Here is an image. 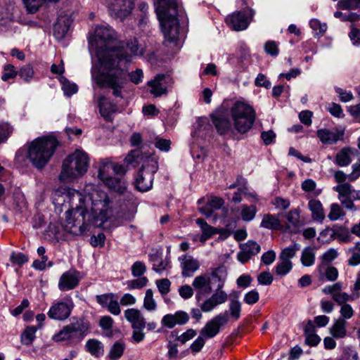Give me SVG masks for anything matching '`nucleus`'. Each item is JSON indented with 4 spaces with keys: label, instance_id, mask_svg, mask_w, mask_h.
I'll list each match as a JSON object with an SVG mask.
<instances>
[{
    "label": "nucleus",
    "instance_id": "f257e3e1",
    "mask_svg": "<svg viewBox=\"0 0 360 360\" xmlns=\"http://www.w3.org/2000/svg\"><path fill=\"white\" fill-rule=\"evenodd\" d=\"M115 39L114 30L108 26L98 25L89 33V51L95 53L102 68L96 74L92 70L91 75L99 87L110 88L115 96L122 97V89L126 82L122 65L129 61V56H123L111 46Z\"/></svg>",
    "mask_w": 360,
    "mask_h": 360
},
{
    "label": "nucleus",
    "instance_id": "f03ea898",
    "mask_svg": "<svg viewBox=\"0 0 360 360\" xmlns=\"http://www.w3.org/2000/svg\"><path fill=\"white\" fill-rule=\"evenodd\" d=\"M60 193L59 191L54 193V203L58 196L62 198L63 202L67 200L72 207L75 206L65 212L66 217L63 224L65 231L75 236L83 235L88 230L90 217L85 205L86 197L78 191L70 188L66 189L61 196Z\"/></svg>",
    "mask_w": 360,
    "mask_h": 360
},
{
    "label": "nucleus",
    "instance_id": "7ed1b4c3",
    "mask_svg": "<svg viewBox=\"0 0 360 360\" xmlns=\"http://www.w3.org/2000/svg\"><path fill=\"white\" fill-rule=\"evenodd\" d=\"M156 11L165 38L169 41H174L179 36L176 15L180 12L176 0H159Z\"/></svg>",
    "mask_w": 360,
    "mask_h": 360
},
{
    "label": "nucleus",
    "instance_id": "20e7f679",
    "mask_svg": "<svg viewBox=\"0 0 360 360\" xmlns=\"http://www.w3.org/2000/svg\"><path fill=\"white\" fill-rule=\"evenodd\" d=\"M58 145L53 136H43L35 139L28 147L27 156L32 165L42 169L49 162Z\"/></svg>",
    "mask_w": 360,
    "mask_h": 360
},
{
    "label": "nucleus",
    "instance_id": "39448f33",
    "mask_svg": "<svg viewBox=\"0 0 360 360\" xmlns=\"http://www.w3.org/2000/svg\"><path fill=\"white\" fill-rule=\"evenodd\" d=\"M89 158L82 150H76L63 162L59 179L63 182H72L81 178L88 170Z\"/></svg>",
    "mask_w": 360,
    "mask_h": 360
},
{
    "label": "nucleus",
    "instance_id": "423d86ee",
    "mask_svg": "<svg viewBox=\"0 0 360 360\" xmlns=\"http://www.w3.org/2000/svg\"><path fill=\"white\" fill-rule=\"evenodd\" d=\"M230 115L234 128L240 134H245L252 127L256 113L253 108L241 101L236 102L230 109Z\"/></svg>",
    "mask_w": 360,
    "mask_h": 360
},
{
    "label": "nucleus",
    "instance_id": "0eeeda50",
    "mask_svg": "<svg viewBox=\"0 0 360 360\" xmlns=\"http://www.w3.org/2000/svg\"><path fill=\"white\" fill-rule=\"evenodd\" d=\"M89 200L91 201V216L94 225L101 226L113 215L112 202L105 192L95 191Z\"/></svg>",
    "mask_w": 360,
    "mask_h": 360
},
{
    "label": "nucleus",
    "instance_id": "6e6552de",
    "mask_svg": "<svg viewBox=\"0 0 360 360\" xmlns=\"http://www.w3.org/2000/svg\"><path fill=\"white\" fill-rule=\"evenodd\" d=\"M212 276L218 281V285L214 292L199 304L205 313L212 311L218 305L225 303L228 300V294L222 290L226 278V274L224 269L222 268L214 269L212 273Z\"/></svg>",
    "mask_w": 360,
    "mask_h": 360
},
{
    "label": "nucleus",
    "instance_id": "1a4fd4ad",
    "mask_svg": "<svg viewBox=\"0 0 360 360\" xmlns=\"http://www.w3.org/2000/svg\"><path fill=\"white\" fill-rule=\"evenodd\" d=\"M89 327L83 320H77L75 322L64 326L58 333L53 336L55 342L65 341L67 343L74 345L79 342L87 334Z\"/></svg>",
    "mask_w": 360,
    "mask_h": 360
},
{
    "label": "nucleus",
    "instance_id": "9d476101",
    "mask_svg": "<svg viewBox=\"0 0 360 360\" xmlns=\"http://www.w3.org/2000/svg\"><path fill=\"white\" fill-rule=\"evenodd\" d=\"M158 169V162L152 158H148L139 169L135 181L136 188L141 192L149 191L153 186L154 174Z\"/></svg>",
    "mask_w": 360,
    "mask_h": 360
},
{
    "label": "nucleus",
    "instance_id": "9b49d317",
    "mask_svg": "<svg viewBox=\"0 0 360 360\" xmlns=\"http://www.w3.org/2000/svg\"><path fill=\"white\" fill-rule=\"evenodd\" d=\"M333 190L338 193V200L346 209H354L353 202L359 200V191L355 190L349 183L338 184L333 187Z\"/></svg>",
    "mask_w": 360,
    "mask_h": 360
},
{
    "label": "nucleus",
    "instance_id": "f8f14e48",
    "mask_svg": "<svg viewBox=\"0 0 360 360\" xmlns=\"http://www.w3.org/2000/svg\"><path fill=\"white\" fill-rule=\"evenodd\" d=\"M73 307L72 299L66 297L62 300L53 303L47 315L51 319L64 321L70 316Z\"/></svg>",
    "mask_w": 360,
    "mask_h": 360
},
{
    "label": "nucleus",
    "instance_id": "ddd939ff",
    "mask_svg": "<svg viewBox=\"0 0 360 360\" xmlns=\"http://www.w3.org/2000/svg\"><path fill=\"white\" fill-rule=\"evenodd\" d=\"M228 322V311L220 313L205 323V326L201 329L200 334L205 339L213 338L220 332L221 328Z\"/></svg>",
    "mask_w": 360,
    "mask_h": 360
},
{
    "label": "nucleus",
    "instance_id": "4468645a",
    "mask_svg": "<svg viewBox=\"0 0 360 360\" xmlns=\"http://www.w3.org/2000/svg\"><path fill=\"white\" fill-rule=\"evenodd\" d=\"M111 16L115 18L124 20L134 8V0H107Z\"/></svg>",
    "mask_w": 360,
    "mask_h": 360
},
{
    "label": "nucleus",
    "instance_id": "2eb2a0df",
    "mask_svg": "<svg viewBox=\"0 0 360 360\" xmlns=\"http://www.w3.org/2000/svg\"><path fill=\"white\" fill-rule=\"evenodd\" d=\"M250 17H248L247 11H236L226 18V22L228 26L235 31H242L248 27L252 17L255 12L253 10L249 11Z\"/></svg>",
    "mask_w": 360,
    "mask_h": 360
},
{
    "label": "nucleus",
    "instance_id": "dca6fc26",
    "mask_svg": "<svg viewBox=\"0 0 360 360\" xmlns=\"http://www.w3.org/2000/svg\"><path fill=\"white\" fill-rule=\"evenodd\" d=\"M172 79L165 75H158L153 79L148 82L150 88V92L155 97L167 94V89L170 86Z\"/></svg>",
    "mask_w": 360,
    "mask_h": 360
},
{
    "label": "nucleus",
    "instance_id": "f3484780",
    "mask_svg": "<svg viewBox=\"0 0 360 360\" xmlns=\"http://www.w3.org/2000/svg\"><path fill=\"white\" fill-rule=\"evenodd\" d=\"M192 285L196 291L195 299L198 303L204 296L210 294L212 292L210 277L207 274L196 276L193 281Z\"/></svg>",
    "mask_w": 360,
    "mask_h": 360
},
{
    "label": "nucleus",
    "instance_id": "a211bd4d",
    "mask_svg": "<svg viewBox=\"0 0 360 360\" xmlns=\"http://www.w3.org/2000/svg\"><path fill=\"white\" fill-rule=\"evenodd\" d=\"M96 300L101 307L106 308L110 314L117 316L121 313L116 294L110 292L96 295Z\"/></svg>",
    "mask_w": 360,
    "mask_h": 360
},
{
    "label": "nucleus",
    "instance_id": "6ab92c4d",
    "mask_svg": "<svg viewBox=\"0 0 360 360\" xmlns=\"http://www.w3.org/2000/svg\"><path fill=\"white\" fill-rule=\"evenodd\" d=\"M189 321V315L184 311H177L174 314L165 315L162 320V326L167 328H173L176 325H185Z\"/></svg>",
    "mask_w": 360,
    "mask_h": 360
},
{
    "label": "nucleus",
    "instance_id": "aec40b11",
    "mask_svg": "<svg viewBox=\"0 0 360 360\" xmlns=\"http://www.w3.org/2000/svg\"><path fill=\"white\" fill-rule=\"evenodd\" d=\"M79 272L70 270L64 272L58 281V288L61 291H68L75 288L79 282Z\"/></svg>",
    "mask_w": 360,
    "mask_h": 360
},
{
    "label": "nucleus",
    "instance_id": "412c9836",
    "mask_svg": "<svg viewBox=\"0 0 360 360\" xmlns=\"http://www.w3.org/2000/svg\"><path fill=\"white\" fill-rule=\"evenodd\" d=\"M125 319L131 323V328H145L146 323L141 311L136 308H129L124 311Z\"/></svg>",
    "mask_w": 360,
    "mask_h": 360
},
{
    "label": "nucleus",
    "instance_id": "4be33fe9",
    "mask_svg": "<svg viewBox=\"0 0 360 360\" xmlns=\"http://www.w3.org/2000/svg\"><path fill=\"white\" fill-rule=\"evenodd\" d=\"M305 343L310 347H316L321 342V338L316 334V330L311 320H309L304 327Z\"/></svg>",
    "mask_w": 360,
    "mask_h": 360
},
{
    "label": "nucleus",
    "instance_id": "5701e85b",
    "mask_svg": "<svg viewBox=\"0 0 360 360\" xmlns=\"http://www.w3.org/2000/svg\"><path fill=\"white\" fill-rule=\"evenodd\" d=\"M342 136V134L337 130H329L326 129H321L317 131V136L324 144H335Z\"/></svg>",
    "mask_w": 360,
    "mask_h": 360
},
{
    "label": "nucleus",
    "instance_id": "b1692460",
    "mask_svg": "<svg viewBox=\"0 0 360 360\" xmlns=\"http://www.w3.org/2000/svg\"><path fill=\"white\" fill-rule=\"evenodd\" d=\"M127 51H130V54H129L127 51H123L121 49H116L117 50L120 51L121 55L123 56H129V61L122 63V68L124 69V72H126V65L131 61V57L134 56H142L143 53V49L142 47H140L139 42L136 39H134L131 40V41L128 42L126 46ZM125 77H127V73H125Z\"/></svg>",
    "mask_w": 360,
    "mask_h": 360
},
{
    "label": "nucleus",
    "instance_id": "393cba45",
    "mask_svg": "<svg viewBox=\"0 0 360 360\" xmlns=\"http://www.w3.org/2000/svg\"><path fill=\"white\" fill-rule=\"evenodd\" d=\"M101 115L106 121H112V115L116 112V105H113L108 99L102 97L98 102Z\"/></svg>",
    "mask_w": 360,
    "mask_h": 360
},
{
    "label": "nucleus",
    "instance_id": "a878e982",
    "mask_svg": "<svg viewBox=\"0 0 360 360\" xmlns=\"http://www.w3.org/2000/svg\"><path fill=\"white\" fill-rule=\"evenodd\" d=\"M196 224L200 226L202 231V234L200 236V241L204 243L209 238L212 237L214 235L219 233L214 227L209 225L203 219L198 218L195 220Z\"/></svg>",
    "mask_w": 360,
    "mask_h": 360
},
{
    "label": "nucleus",
    "instance_id": "bb28decb",
    "mask_svg": "<svg viewBox=\"0 0 360 360\" xmlns=\"http://www.w3.org/2000/svg\"><path fill=\"white\" fill-rule=\"evenodd\" d=\"M347 322L343 319L339 318L329 328V333L333 338L336 339L344 338L347 335Z\"/></svg>",
    "mask_w": 360,
    "mask_h": 360
},
{
    "label": "nucleus",
    "instance_id": "cd10ccee",
    "mask_svg": "<svg viewBox=\"0 0 360 360\" xmlns=\"http://www.w3.org/2000/svg\"><path fill=\"white\" fill-rule=\"evenodd\" d=\"M308 207L311 212V217L314 220L322 222L325 219V212L320 200L312 199L308 202Z\"/></svg>",
    "mask_w": 360,
    "mask_h": 360
},
{
    "label": "nucleus",
    "instance_id": "c85d7f7f",
    "mask_svg": "<svg viewBox=\"0 0 360 360\" xmlns=\"http://www.w3.org/2000/svg\"><path fill=\"white\" fill-rule=\"evenodd\" d=\"M288 221L286 230L292 233H297L300 228V212L297 210H292L285 214Z\"/></svg>",
    "mask_w": 360,
    "mask_h": 360
},
{
    "label": "nucleus",
    "instance_id": "c756f323",
    "mask_svg": "<svg viewBox=\"0 0 360 360\" xmlns=\"http://www.w3.org/2000/svg\"><path fill=\"white\" fill-rule=\"evenodd\" d=\"M86 351L94 357L101 356L104 353L103 344L96 339H89L85 345Z\"/></svg>",
    "mask_w": 360,
    "mask_h": 360
},
{
    "label": "nucleus",
    "instance_id": "7c9ffc66",
    "mask_svg": "<svg viewBox=\"0 0 360 360\" xmlns=\"http://www.w3.org/2000/svg\"><path fill=\"white\" fill-rule=\"evenodd\" d=\"M41 328V325L27 326L20 335L22 344L27 346L30 345L36 338V332Z\"/></svg>",
    "mask_w": 360,
    "mask_h": 360
},
{
    "label": "nucleus",
    "instance_id": "2f4dec72",
    "mask_svg": "<svg viewBox=\"0 0 360 360\" xmlns=\"http://www.w3.org/2000/svg\"><path fill=\"white\" fill-rule=\"evenodd\" d=\"M110 190L123 193L127 188V183L123 178L113 176L103 182Z\"/></svg>",
    "mask_w": 360,
    "mask_h": 360
},
{
    "label": "nucleus",
    "instance_id": "473e14b6",
    "mask_svg": "<svg viewBox=\"0 0 360 360\" xmlns=\"http://www.w3.org/2000/svg\"><path fill=\"white\" fill-rule=\"evenodd\" d=\"M181 264L183 268L182 274L184 276H191L199 268L198 262L191 256H185Z\"/></svg>",
    "mask_w": 360,
    "mask_h": 360
},
{
    "label": "nucleus",
    "instance_id": "72a5a7b5",
    "mask_svg": "<svg viewBox=\"0 0 360 360\" xmlns=\"http://www.w3.org/2000/svg\"><path fill=\"white\" fill-rule=\"evenodd\" d=\"M212 122L220 134H225L231 129L230 121L222 116H213Z\"/></svg>",
    "mask_w": 360,
    "mask_h": 360
},
{
    "label": "nucleus",
    "instance_id": "f704fd0d",
    "mask_svg": "<svg viewBox=\"0 0 360 360\" xmlns=\"http://www.w3.org/2000/svg\"><path fill=\"white\" fill-rule=\"evenodd\" d=\"M260 226L268 229H279L281 226L278 217L274 214H266L263 216Z\"/></svg>",
    "mask_w": 360,
    "mask_h": 360
},
{
    "label": "nucleus",
    "instance_id": "c9c22d12",
    "mask_svg": "<svg viewBox=\"0 0 360 360\" xmlns=\"http://www.w3.org/2000/svg\"><path fill=\"white\" fill-rule=\"evenodd\" d=\"M112 162L108 160H103L101 162L100 167L98 169V178L105 182L110 178H112L111 175H112Z\"/></svg>",
    "mask_w": 360,
    "mask_h": 360
},
{
    "label": "nucleus",
    "instance_id": "e433bc0d",
    "mask_svg": "<svg viewBox=\"0 0 360 360\" xmlns=\"http://www.w3.org/2000/svg\"><path fill=\"white\" fill-rule=\"evenodd\" d=\"M335 162L340 167L348 166L352 162L350 150L347 148L340 150L336 154Z\"/></svg>",
    "mask_w": 360,
    "mask_h": 360
},
{
    "label": "nucleus",
    "instance_id": "4c0bfd02",
    "mask_svg": "<svg viewBox=\"0 0 360 360\" xmlns=\"http://www.w3.org/2000/svg\"><path fill=\"white\" fill-rule=\"evenodd\" d=\"M71 20L65 16H60L54 25V32L60 34L62 36L66 34L69 30Z\"/></svg>",
    "mask_w": 360,
    "mask_h": 360
},
{
    "label": "nucleus",
    "instance_id": "58836bf2",
    "mask_svg": "<svg viewBox=\"0 0 360 360\" xmlns=\"http://www.w3.org/2000/svg\"><path fill=\"white\" fill-rule=\"evenodd\" d=\"M300 260L304 266H312L315 261L314 250L311 247L305 248L302 252Z\"/></svg>",
    "mask_w": 360,
    "mask_h": 360
},
{
    "label": "nucleus",
    "instance_id": "ea45409f",
    "mask_svg": "<svg viewBox=\"0 0 360 360\" xmlns=\"http://www.w3.org/2000/svg\"><path fill=\"white\" fill-rule=\"evenodd\" d=\"M257 212V210L255 205H241L240 216L242 219L245 221H252L255 218Z\"/></svg>",
    "mask_w": 360,
    "mask_h": 360
},
{
    "label": "nucleus",
    "instance_id": "a19ab883",
    "mask_svg": "<svg viewBox=\"0 0 360 360\" xmlns=\"http://www.w3.org/2000/svg\"><path fill=\"white\" fill-rule=\"evenodd\" d=\"M125 345L123 342L117 341L114 343L108 353V357L110 360H117L120 359L124 351Z\"/></svg>",
    "mask_w": 360,
    "mask_h": 360
},
{
    "label": "nucleus",
    "instance_id": "79ce46f5",
    "mask_svg": "<svg viewBox=\"0 0 360 360\" xmlns=\"http://www.w3.org/2000/svg\"><path fill=\"white\" fill-rule=\"evenodd\" d=\"M241 308V303L238 300L231 299L229 304V311H227L229 317L231 316L236 321L239 319L240 317Z\"/></svg>",
    "mask_w": 360,
    "mask_h": 360
},
{
    "label": "nucleus",
    "instance_id": "37998d69",
    "mask_svg": "<svg viewBox=\"0 0 360 360\" xmlns=\"http://www.w3.org/2000/svg\"><path fill=\"white\" fill-rule=\"evenodd\" d=\"M338 257V252L337 250L334 248H330L326 251L321 256L322 264L319 267L320 274H322L323 264H329L335 260Z\"/></svg>",
    "mask_w": 360,
    "mask_h": 360
},
{
    "label": "nucleus",
    "instance_id": "c03bdc74",
    "mask_svg": "<svg viewBox=\"0 0 360 360\" xmlns=\"http://www.w3.org/2000/svg\"><path fill=\"white\" fill-rule=\"evenodd\" d=\"M299 250L300 245L297 243L288 246L282 250L279 255V259L281 260L290 261V259L295 256L297 251Z\"/></svg>",
    "mask_w": 360,
    "mask_h": 360
},
{
    "label": "nucleus",
    "instance_id": "a18cd8bd",
    "mask_svg": "<svg viewBox=\"0 0 360 360\" xmlns=\"http://www.w3.org/2000/svg\"><path fill=\"white\" fill-rule=\"evenodd\" d=\"M143 307L148 311H155L157 308V304L153 299V293L151 289H148L146 291Z\"/></svg>",
    "mask_w": 360,
    "mask_h": 360
},
{
    "label": "nucleus",
    "instance_id": "49530a36",
    "mask_svg": "<svg viewBox=\"0 0 360 360\" xmlns=\"http://www.w3.org/2000/svg\"><path fill=\"white\" fill-rule=\"evenodd\" d=\"M345 215V212L340 205L338 203H333L330 205V210L328 217L330 221H336Z\"/></svg>",
    "mask_w": 360,
    "mask_h": 360
},
{
    "label": "nucleus",
    "instance_id": "de8ad7c7",
    "mask_svg": "<svg viewBox=\"0 0 360 360\" xmlns=\"http://www.w3.org/2000/svg\"><path fill=\"white\" fill-rule=\"evenodd\" d=\"M60 82L63 84L62 89L65 96H70L78 91L77 84L70 83L65 77L60 78Z\"/></svg>",
    "mask_w": 360,
    "mask_h": 360
},
{
    "label": "nucleus",
    "instance_id": "09e8293b",
    "mask_svg": "<svg viewBox=\"0 0 360 360\" xmlns=\"http://www.w3.org/2000/svg\"><path fill=\"white\" fill-rule=\"evenodd\" d=\"M148 282L146 276L139 277L136 279L128 281L127 282V288L129 290L141 289L145 287Z\"/></svg>",
    "mask_w": 360,
    "mask_h": 360
},
{
    "label": "nucleus",
    "instance_id": "8fccbe9b",
    "mask_svg": "<svg viewBox=\"0 0 360 360\" xmlns=\"http://www.w3.org/2000/svg\"><path fill=\"white\" fill-rule=\"evenodd\" d=\"M292 268L291 261L281 260L276 266V272L278 275L285 276L290 271Z\"/></svg>",
    "mask_w": 360,
    "mask_h": 360
},
{
    "label": "nucleus",
    "instance_id": "3c124183",
    "mask_svg": "<svg viewBox=\"0 0 360 360\" xmlns=\"http://www.w3.org/2000/svg\"><path fill=\"white\" fill-rule=\"evenodd\" d=\"M242 250H245L246 252L249 253L251 256L257 255L260 250V245L253 240H249L245 244L243 245Z\"/></svg>",
    "mask_w": 360,
    "mask_h": 360
},
{
    "label": "nucleus",
    "instance_id": "603ef678",
    "mask_svg": "<svg viewBox=\"0 0 360 360\" xmlns=\"http://www.w3.org/2000/svg\"><path fill=\"white\" fill-rule=\"evenodd\" d=\"M19 76L25 82H30L34 75V70L32 67L30 65H25L22 66L19 70Z\"/></svg>",
    "mask_w": 360,
    "mask_h": 360
},
{
    "label": "nucleus",
    "instance_id": "864d4df0",
    "mask_svg": "<svg viewBox=\"0 0 360 360\" xmlns=\"http://www.w3.org/2000/svg\"><path fill=\"white\" fill-rule=\"evenodd\" d=\"M14 7V3L10 2L5 8V11H3V8H0V21L3 20H5L6 22L12 20Z\"/></svg>",
    "mask_w": 360,
    "mask_h": 360
},
{
    "label": "nucleus",
    "instance_id": "5fc2aeb1",
    "mask_svg": "<svg viewBox=\"0 0 360 360\" xmlns=\"http://www.w3.org/2000/svg\"><path fill=\"white\" fill-rule=\"evenodd\" d=\"M265 52L271 56H276L279 53L278 43L275 41H267L264 44Z\"/></svg>",
    "mask_w": 360,
    "mask_h": 360
},
{
    "label": "nucleus",
    "instance_id": "6e6d98bb",
    "mask_svg": "<svg viewBox=\"0 0 360 360\" xmlns=\"http://www.w3.org/2000/svg\"><path fill=\"white\" fill-rule=\"evenodd\" d=\"M146 271L145 264L140 261L135 262L131 266V274L134 277H139Z\"/></svg>",
    "mask_w": 360,
    "mask_h": 360
},
{
    "label": "nucleus",
    "instance_id": "4d7b16f0",
    "mask_svg": "<svg viewBox=\"0 0 360 360\" xmlns=\"http://www.w3.org/2000/svg\"><path fill=\"white\" fill-rule=\"evenodd\" d=\"M334 231L332 229L327 228L323 230L318 237L319 242L322 243H328L333 240Z\"/></svg>",
    "mask_w": 360,
    "mask_h": 360
},
{
    "label": "nucleus",
    "instance_id": "13d9d810",
    "mask_svg": "<svg viewBox=\"0 0 360 360\" xmlns=\"http://www.w3.org/2000/svg\"><path fill=\"white\" fill-rule=\"evenodd\" d=\"M333 299L339 304H347V302L353 300V298L351 295L346 292H340L334 293L333 296Z\"/></svg>",
    "mask_w": 360,
    "mask_h": 360
},
{
    "label": "nucleus",
    "instance_id": "bf43d9fd",
    "mask_svg": "<svg viewBox=\"0 0 360 360\" xmlns=\"http://www.w3.org/2000/svg\"><path fill=\"white\" fill-rule=\"evenodd\" d=\"M153 261V269L158 273H160L162 271H164L169 264V262L167 260H164L162 258L159 257L158 256H155Z\"/></svg>",
    "mask_w": 360,
    "mask_h": 360
},
{
    "label": "nucleus",
    "instance_id": "052dcab7",
    "mask_svg": "<svg viewBox=\"0 0 360 360\" xmlns=\"http://www.w3.org/2000/svg\"><path fill=\"white\" fill-rule=\"evenodd\" d=\"M259 299V294L258 291L256 290H252L245 294L243 300L246 304L252 305L257 303Z\"/></svg>",
    "mask_w": 360,
    "mask_h": 360
},
{
    "label": "nucleus",
    "instance_id": "680f3d73",
    "mask_svg": "<svg viewBox=\"0 0 360 360\" xmlns=\"http://www.w3.org/2000/svg\"><path fill=\"white\" fill-rule=\"evenodd\" d=\"M205 344V338L200 334L197 339L191 345L190 349L193 354L201 351Z\"/></svg>",
    "mask_w": 360,
    "mask_h": 360
},
{
    "label": "nucleus",
    "instance_id": "e2e57ef3",
    "mask_svg": "<svg viewBox=\"0 0 360 360\" xmlns=\"http://www.w3.org/2000/svg\"><path fill=\"white\" fill-rule=\"evenodd\" d=\"M272 204L276 209L285 210L289 207L290 202L288 199L281 197H276L272 200Z\"/></svg>",
    "mask_w": 360,
    "mask_h": 360
},
{
    "label": "nucleus",
    "instance_id": "0e129e2a",
    "mask_svg": "<svg viewBox=\"0 0 360 360\" xmlns=\"http://www.w3.org/2000/svg\"><path fill=\"white\" fill-rule=\"evenodd\" d=\"M156 285L158 290L162 295H167L170 290L171 282L167 278H163L156 281Z\"/></svg>",
    "mask_w": 360,
    "mask_h": 360
},
{
    "label": "nucleus",
    "instance_id": "69168bd1",
    "mask_svg": "<svg viewBox=\"0 0 360 360\" xmlns=\"http://www.w3.org/2000/svg\"><path fill=\"white\" fill-rule=\"evenodd\" d=\"M114 323L112 318L109 316H103L101 318L99 321L100 327L104 330L110 331Z\"/></svg>",
    "mask_w": 360,
    "mask_h": 360
},
{
    "label": "nucleus",
    "instance_id": "338daca9",
    "mask_svg": "<svg viewBox=\"0 0 360 360\" xmlns=\"http://www.w3.org/2000/svg\"><path fill=\"white\" fill-rule=\"evenodd\" d=\"M11 261L18 265H22L28 261V257L21 252H13L11 255Z\"/></svg>",
    "mask_w": 360,
    "mask_h": 360
},
{
    "label": "nucleus",
    "instance_id": "774afa93",
    "mask_svg": "<svg viewBox=\"0 0 360 360\" xmlns=\"http://www.w3.org/2000/svg\"><path fill=\"white\" fill-rule=\"evenodd\" d=\"M339 4L342 9H354L360 7V0H341Z\"/></svg>",
    "mask_w": 360,
    "mask_h": 360
}]
</instances>
